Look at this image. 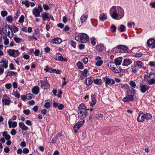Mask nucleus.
Here are the masks:
<instances>
[{
    "label": "nucleus",
    "instance_id": "1",
    "mask_svg": "<svg viewBox=\"0 0 155 155\" xmlns=\"http://www.w3.org/2000/svg\"><path fill=\"white\" fill-rule=\"evenodd\" d=\"M109 13L112 18L115 19L118 17L121 19L124 15V9L120 6H113L110 8Z\"/></svg>",
    "mask_w": 155,
    "mask_h": 155
},
{
    "label": "nucleus",
    "instance_id": "2",
    "mask_svg": "<svg viewBox=\"0 0 155 155\" xmlns=\"http://www.w3.org/2000/svg\"><path fill=\"white\" fill-rule=\"evenodd\" d=\"M152 118L151 115L149 113H143L142 111H140L137 119L138 122H142L144 119L150 120Z\"/></svg>",
    "mask_w": 155,
    "mask_h": 155
},
{
    "label": "nucleus",
    "instance_id": "3",
    "mask_svg": "<svg viewBox=\"0 0 155 155\" xmlns=\"http://www.w3.org/2000/svg\"><path fill=\"white\" fill-rule=\"evenodd\" d=\"M75 39L80 42L86 43L89 40V38L87 34L82 33L80 36H76Z\"/></svg>",
    "mask_w": 155,
    "mask_h": 155
},
{
    "label": "nucleus",
    "instance_id": "4",
    "mask_svg": "<svg viewBox=\"0 0 155 155\" xmlns=\"http://www.w3.org/2000/svg\"><path fill=\"white\" fill-rule=\"evenodd\" d=\"M109 68L113 72L116 73H118L121 72V69L118 67H115L116 64L113 61L110 62L108 64Z\"/></svg>",
    "mask_w": 155,
    "mask_h": 155
},
{
    "label": "nucleus",
    "instance_id": "5",
    "mask_svg": "<svg viewBox=\"0 0 155 155\" xmlns=\"http://www.w3.org/2000/svg\"><path fill=\"white\" fill-rule=\"evenodd\" d=\"M42 7L41 5H39L38 8H35L33 9V14L36 17H40V13L42 12Z\"/></svg>",
    "mask_w": 155,
    "mask_h": 155
},
{
    "label": "nucleus",
    "instance_id": "6",
    "mask_svg": "<svg viewBox=\"0 0 155 155\" xmlns=\"http://www.w3.org/2000/svg\"><path fill=\"white\" fill-rule=\"evenodd\" d=\"M116 48L119 50L120 52L121 53H128L130 51L128 47L124 45H118Z\"/></svg>",
    "mask_w": 155,
    "mask_h": 155
},
{
    "label": "nucleus",
    "instance_id": "7",
    "mask_svg": "<svg viewBox=\"0 0 155 155\" xmlns=\"http://www.w3.org/2000/svg\"><path fill=\"white\" fill-rule=\"evenodd\" d=\"M8 55L10 56L16 57L18 56L20 53L18 50L9 49L7 51Z\"/></svg>",
    "mask_w": 155,
    "mask_h": 155
},
{
    "label": "nucleus",
    "instance_id": "8",
    "mask_svg": "<svg viewBox=\"0 0 155 155\" xmlns=\"http://www.w3.org/2000/svg\"><path fill=\"white\" fill-rule=\"evenodd\" d=\"M84 121L83 120L77 122L74 127V129L75 133L77 132V131L79 128L81 127L84 124Z\"/></svg>",
    "mask_w": 155,
    "mask_h": 155
},
{
    "label": "nucleus",
    "instance_id": "9",
    "mask_svg": "<svg viewBox=\"0 0 155 155\" xmlns=\"http://www.w3.org/2000/svg\"><path fill=\"white\" fill-rule=\"evenodd\" d=\"M87 111H78V117L81 120H83L86 117L87 114Z\"/></svg>",
    "mask_w": 155,
    "mask_h": 155
},
{
    "label": "nucleus",
    "instance_id": "10",
    "mask_svg": "<svg viewBox=\"0 0 155 155\" xmlns=\"http://www.w3.org/2000/svg\"><path fill=\"white\" fill-rule=\"evenodd\" d=\"M41 17H42V20L44 21L47 20H50L49 14V13L46 12L41 14Z\"/></svg>",
    "mask_w": 155,
    "mask_h": 155
},
{
    "label": "nucleus",
    "instance_id": "11",
    "mask_svg": "<svg viewBox=\"0 0 155 155\" xmlns=\"http://www.w3.org/2000/svg\"><path fill=\"white\" fill-rule=\"evenodd\" d=\"M133 96V95H128L123 98V101L124 102H127L132 101L134 99Z\"/></svg>",
    "mask_w": 155,
    "mask_h": 155
},
{
    "label": "nucleus",
    "instance_id": "12",
    "mask_svg": "<svg viewBox=\"0 0 155 155\" xmlns=\"http://www.w3.org/2000/svg\"><path fill=\"white\" fill-rule=\"evenodd\" d=\"M41 87H44V89H47L50 86V84L47 80L45 81H41Z\"/></svg>",
    "mask_w": 155,
    "mask_h": 155
},
{
    "label": "nucleus",
    "instance_id": "13",
    "mask_svg": "<svg viewBox=\"0 0 155 155\" xmlns=\"http://www.w3.org/2000/svg\"><path fill=\"white\" fill-rule=\"evenodd\" d=\"M10 30H8L7 32V30H4L3 31V33L6 35H7L9 38H11L13 36V33L11 29H10Z\"/></svg>",
    "mask_w": 155,
    "mask_h": 155
},
{
    "label": "nucleus",
    "instance_id": "14",
    "mask_svg": "<svg viewBox=\"0 0 155 155\" xmlns=\"http://www.w3.org/2000/svg\"><path fill=\"white\" fill-rule=\"evenodd\" d=\"M96 95L94 94H92L91 95V101L90 102L91 106L93 107V106L95 105L96 103Z\"/></svg>",
    "mask_w": 155,
    "mask_h": 155
},
{
    "label": "nucleus",
    "instance_id": "15",
    "mask_svg": "<svg viewBox=\"0 0 155 155\" xmlns=\"http://www.w3.org/2000/svg\"><path fill=\"white\" fill-rule=\"evenodd\" d=\"M62 40L58 38H56L51 40V42L56 44H59L62 42Z\"/></svg>",
    "mask_w": 155,
    "mask_h": 155
},
{
    "label": "nucleus",
    "instance_id": "16",
    "mask_svg": "<svg viewBox=\"0 0 155 155\" xmlns=\"http://www.w3.org/2000/svg\"><path fill=\"white\" fill-rule=\"evenodd\" d=\"M132 63V61L129 58H126L124 60L122 63V65L124 66H127Z\"/></svg>",
    "mask_w": 155,
    "mask_h": 155
},
{
    "label": "nucleus",
    "instance_id": "17",
    "mask_svg": "<svg viewBox=\"0 0 155 155\" xmlns=\"http://www.w3.org/2000/svg\"><path fill=\"white\" fill-rule=\"evenodd\" d=\"M78 111H87V109L85 104H81L78 107Z\"/></svg>",
    "mask_w": 155,
    "mask_h": 155
},
{
    "label": "nucleus",
    "instance_id": "18",
    "mask_svg": "<svg viewBox=\"0 0 155 155\" xmlns=\"http://www.w3.org/2000/svg\"><path fill=\"white\" fill-rule=\"evenodd\" d=\"M140 90L142 93H144L149 88L146 85L140 84Z\"/></svg>",
    "mask_w": 155,
    "mask_h": 155
},
{
    "label": "nucleus",
    "instance_id": "19",
    "mask_svg": "<svg viewBox=\"0 0 155 155\" xmlns=\"http://www.w3.org/2000/svg\"><path fill=\"white\" fill-rule=\"evenodd\" d=\"M8 124L9 128H15L17 126V123L15 121L12 122L9 120L8 121Z\"/></svg>",
    "mask_w": 155,
    "mask_h": 155
},
{
    "label": "nucleus",
    "instance_id": "20",
    "mask_svg": "<svg viewBox=\"0 0 155 155\" xmlns=\"http://www.w3.org/2000/svg\"><path fill=\"white\" fill-rule=\"evenodd\" d=\"M32 93L35 94H38L39 91V88L37 86H35L33 87L31 89Z\"/></svg>",
    "mask_w": 155,
    "mask_h": 155
},
{
    "label": "nucleus",
    "instance_id": "21",
    "mask_svg": "<svg viewBox=\"0 0 155 155\" xmlns=\"http://www.w3.org/2000/svg\"><path fill=\"white\" fill-rule=\"evenodd\" d=\"M0 63H2L3 65H1L3 66L5 68H7L8 67V61L6 60L5 59L3 58L1 61L0 62Z\"/></svg>",
    "mask_w": 155,
    "mask_h": 155
},
{
    "label": "nucleus",
    "instance_id": "22",
    "mask_svg": "<svg viewBox=\"0 0 155 155\" xmlns=\"http://www.w3.org/2000/svg\"><path fill=\"white\" fill-rule=\"evenodd\" d=\"M122 60V57H119L115 59L114 60V63L116 64V66L120 65L121 64Z\"/></svg>",
    "mask_w": 155,
    "mask_h": 155
},
{
    "label": "nucleus",
    "instance_id": "23",
    "mask_svg": "<svg viewBox=\"0 0 155 155\" xmlns=\"http://www.w3.org/2000/svg\"><path fill=\"white\" fill-rule=\"evenodd\" d=\"M18 124L22 130L25 131L28 130V127L26 126L23 122H19Z\"/></svg>",
    "mask_w": 155,
    "mask_h": 155
},
{
    "label": "nucleus",
    "instance_id": "24",
    "mask_svg": "<svg viewBox=\"0 0 155 155\" xmlns=\"http://www.w3.org/2000/svg\"><path fill=\"white\" fill-rule=\"evenodd\" d=\"M88 17L87 15H85L84 14L82 15L81 17L80 20L81 23L82 24L84 23L87 20Z\"/></svg>",
    "mask_w": 155,
    "mask_h": 155
},
{
    "label": "nucleus",
    "instance_id": "25",
    "mask_svg": "<svg viewBox=\"0 0 155 155\" xmlns=\"http://www.w3.org/2000/svg\"><path fill=\"white\" fill-rule=\"evenodd\" d=\"M111 78H108L106 77L104 78V82L105 83L106 87L107 86V84H110L111 83Z\"/></svg>",
    "mask_w": 155,
    "mask_h": 155
},
{
    "label": "nucleus",
    "instance_id": "26",
    "mask_svg": "<svg viewBox=\"0 0 155 155\" xmlns=\"http://www.w3.org/2000/svg\"><path fill=\"white\" fill-rule=\"evenodd\" d=\"M2 103L3 105H9L10 103V100L9 98L5 99H3L2 100Z\"/></svg>",
    "mask_w": 155,
    "mask_h": 155
},
{
    "label": "nucleus",
    "instance_id": "27",
    "mask_svg": "<svg viewBox=\"0 0 155 155\" xmlns=\"http://www.w3.org/2000/svg\"><path fill=\"white\" fill-rule=\"evenodd\" d=\"M93 80L94 78L92 77L87 78L86 81V84L87 85H89L92 83Z\"/></svg>",
    "mask_w": 155,
    "mask_h": 155
},
{
    "label": "nucleus",
    "instance_id": "28",
    "mask_svg": "<svg viewBox=\"0 0 155 155\" xmlns=\"http://www.w3.org/2000/svg\"><path fill=\"white\" fill-rule=\"evenodd\" d=\"M107 18V17L104 13H102L100 15L99 19L101 21H104Z\"/></svg>",
    "mask_w": 155,
    "mask_h": 155
},
{
    "label": "nucleus",
    "instance_id": "29",
    "mask_svg": "<svg viewBox=\"0 0 155 155\" xmlns=\"http://www.w3.org/2000/svg\"><path fill=\"white\" fill-rule=\"evenodd\" d=\"M44 70L46 72L50 73H54L56 71L55 69H54L51 68H48V66H46L44 69Z\"/></svg>",
    "mask_w": 155,
    "mask_h": 155
},
{
    "label": "nucleus",
    "instance_id": "30",
    "mask_svg": "<svg viewBox=\"0 0 155 155\" xmlns=\"http://www.w3.org/2000/svg\"><path fill=\"white\" fill-rule=\"evenodd\" d=\"M155 42V40L153 39H149L147 41V45L150 47Z\"/></svg>",
    "mask_w": 155,
    "mask_h": 155
},
{
    "label": "nucleus",
    "instance_id": "31",
    "mask_svg": "<svg viewBox=\"0 0 155 155\" xmlns=\"http://www.w3.org/2000/svg\"><path fill=\"white\" fill-rule=\"evenodd\" d=\"M136 65H135L136 67H137L138 68H141L143 66V62L140 61H137L136 62Z\"/></svg>",
    "mask_w": 155,
    "mask_h": 155
},
{
    "label": "nucleus",
    "instance_id": "32",
    "mask_svg": "<svg viewBox=\"0 0 155 155\" xmlns=\"http://www.w3.org/2000/svg\"><path fill=\"white\" fill-rule=\"evenodd\" d=\"M149 78H152L155 79V72L152 71L149 74L148 77Z\"/></svg>",
    "mask_w": 155,
    "mask_h": 155
},
{
    "label": "nucleus",
    "instance_id": "33",
    "mask_svg": "<svg viewBox=\"0 0 155 155\" xmlns=\"http://www.w3.org/2000/svg\"><path fill=\"white\" fill-rule=\"evenodd\" d=\"M3 38L4 40V43L5 45H8L9 43V39L8 38L6 35H4L3 36Z\"/></svg>",
    "mask_w": 155,
    "mask_h": 155
},
{
    "label": "nucleus",
    "instance_id": "34",
    "mask_svg": "<svg viewBox=\"0 0 155 155\" xmlns=\"http://www.w3.org/2000/svg\"><path fill=\"white\" fill-rule=\"evenodd\" d=\"M12 74L16 75H17V74L16 72L11 71L7 72L6 76V77H7L8 76H10Z\"/></svg>",
    "mask_w": 155,
    "mask_h": 155
},
{
    "label": "nucleus",
    "instance_id": "35",
    "mask_svg": "<svg viewBox=\"0 0 155 155\" xmlns=\"http://www.w3.org/2000/svg\"><path fill=\"white\" fill-rule=\"evenodd\" d=\"M76 65L79 69H82L84 68V66L83 64L81 62L78 61Z\"/></svg>",
    "mask_w": 155,
    "mask_h": 155
},
{
    "label": "nucleus",
    "instance_id": "36",
    "mask_svg": "<svg viewBox=\"0 0 155 155\" xmlns=\"http://www.w3.org/2000/svg\"><path fill=\"white\" fill-rule=\"evenodd\" d=\"M128 92L131 95H134L136 91L133 88H130L128 90Z\"/></svg>",
    "mask_w": 155,
    "mask_h": 155
},
{
    "label": "nucleus",
    "instance_id": "37",
    "mask_svg": "<svg viewBox=\"0 0 155 155\" xmlns=\"http://www.w3.org/2000/svg\"><path fill=\"white\" fill-rule=\"evenodd\" d=\"M33 35L37 38H39L40 36L39 31V30L37 29L35 30L34 33H33Z\"/></svg>",
    "mask_w": 155,
    "mask_h": 155
},
{
    "label": "nucleus",
    "instance_id": "38",
    "mask_svg": "<svg viewBox=\"0 0 155 155\" xmlns=\"http://www.w3.org/2000/svg\"><path fill=\"white\" fill-rule=\"evenodd\" d=\"M150 80H148V83L150 85H151L153 84L155 82V79L152 78H149Z\"/></svg>",
    "mask_w": 155,
    "mask_h": 155
},
{
    "label": "nucleus",
    "instance_id": "39",
    "mask_svg": "<svg viewBox=\"0 0 155 155\" xmlns=\"http://www.w3.org/2000/svg\"><path fill=\"white\" fill-rule=\"evenodd\" d=\"M58 60L60 61H66L67 59L66 58H64L62 56H58Z\"/></svg>",
    "mask_w": 155,
    "mask_h": 155
},
{
    "label": "nucleus",
    "instance_id": "40",
    "mask_svg": "<svg viewBox=\"0 0 155 155\" xmlns=\"http://www.w3.org/2000/svg\"><path fill=\"white\" fill-rule=\"evenodd\" d=\"M14 41L17 43H19L21 41L22 39L18 37H14Z\"/></svg>",
    "mask_w": 155,
    "mask_h": 155
},
{
    "label": "nucleus",
    "instance_id": "41",
    "mask_svg": "<svg viewBox=\"0 0 155 155\" xmlns=\"http://www.w3.org/2000/svg\"><path fill=\"white\" fill-rule=\"evenodd\" d=\"M129 84L133 88H135L136 87V84L135 82L132 81H131L129 82Z\"/></svg>",
    "mask_w": 155,
    "mask_h": 155
},
{
    "label": "nucleus",
    "instance_id": "42",
    "mask_svg": "<svg viewBox=\"0 0 155 155\" xmlns=\"http://www.w3.org/2000/svg\"><path fill=\"white\" fill-rule=\"evenodd\" d=\"M25 17L23 15H21L18 21L20 23H22L24 21Z\"/></svg>",
    "mask_w": 155,
    "mask_h": 155
},
{
    "label": "nucleus",
    "instance_id": "43",
    "mask_svg": "<svg viewBox=\"0 0 155 155\" xmlns=\"http://www.w3.org/2000/svg\"><path fill=\"white\" fill-rule=\"evenodd\" d=\"M21 3L22 4L25 5L27 7H29L30 6V2H29L27 1H22L21 2Z\"/></svg>",
    "mask_w": 155,
    "mask_h": 155
},
{
    "label": "nucleus",
    "instance_id": "44",
    "mask_svg": "<svg viewBox=\"0 0 155 155\" xmlns=\"http://www.w3.org/2000/svg\"><path fill=\"white\" fill-rule=\"evenodd\" d=\"M96 49L99 51H101L102 50V46L101 45H97L96 46Z\"/></svg>",
    "mask_w": 155,
    "mask_h": 155
},
{
    "label": "nucleus",
    "instance_id": "45",
    "mask_svg": "<svg viewBox=\"0 0 155 155\" xmlns=\"http://www.w3.org/2000/svg\"><path fill=\"white\" fill-rule=\"evenodd\" d=\"M125 29V27L123 25H120L119 28V30L121 32H123L124 31V30Z\"/></svg>",
    "mask_w": 155,
    "mask_h": 155
},
{
    "label": "nucleus",
    "instance_id": "46",
    "mask_svg": "<svg viewBox=\"0 0 155 155\" xmlns=\"http://www.w3.org/2000/svg\"><path fill=\"white\" fill-rule=\"evenodd\" d=\"M88 72V71L86 69H85L83 71H82L81 73L83 74V76L84 77H87V73Z\"/></svg>",
    "mask_w": 155,
    "mask_h": 155
},
{
    "label": "nucleus",
    "instance_id": "47",
    "mask_svg": "<svg viewBox=\"0 0 155 155\" xmlns=\"http://www.w3.org/2000/svg\"><path fill=\"white\" fill-rule=\"evenodd\" d=\"M33 96V95L31 93L27 94L26 95L27 99L30 100L32 98Z\"/></svg>",
    "mask_w": 155,
    "mask_h": 155
},
{
    "label": "nucleus",
    "instance_id": "48",
    "mask_svg": "<svg viewBox=\"0 0 155 155\" xmlns=\"http://www.w3.org/2000/svg\"><path fill=\"white\" fill-rule=\"evenodd\" d=\"M23 112L26 115H28L30 114V111L29 109H26L24 110Z\"/></svg>",
    "mask_w": 155,
    "mask_h": 155
},
{
    "label": "nucleus",
    "instance_id": "49",
    "mask_svg": "<svg viewBox=\"0 0 155 155\" xmlns=\"http://www.w3.org/2000/svg\"><path fill=\"white\" fill-rule=\"evenodd\" d=\"M7 12L6 11H2L1 12V15L3 17L6 16L7 15Z\"/></svg>",
    "mask_w": 155,
    "mask_h": 155
},
{
    "label": "nucleus",
    "instance_id": "50",
    "mask_svg": "<svg viewBox=\"0 0 155 155\" xmlns=\"http://www.w3.org/2000/svg\"><path fill=\"white\" fill-rule=\"evenodd\" d=\"M45 107L46 108H48L51 106V104L49 102L46 103L44 105Z\"/></svg>",
    "mask_w": 155,
    "mask_h": 155
},
{
    "label": "nucleus",
    "instance_id": "51",
    "mask_svg": "<svg viewBox=\"0 0 155 155\" xmlns=\"http://www.w3.org/2000/svg\"><path fill=\"white\" fill-rule=\"evenodd\" d=\"M138 68L136 67V66H134V67L132 68V72L134 73H135L137 72V69Z\"/></svg>",
    "mask_w": 155,
    "mask_h": 155
},
{
    "label": "nucleus",
    "instance_id": "52",
    "mask_svg": "<svg viewBox=\"0 0 155 155\" xmlns=\"http://www.w3.org/2000/svg\"><path fill=\"white\" fill-rule=\"evenodd\" d=\"M10 133L12 135H15L17 133V131L15 129H12V130Z\"/></svg>",
    "mask_w": 155,
    "mask_h": 155
},
{
    "label": "nucleus",
    "instance_id": "53",
    "mask_svg": "<svg viewBox=\"0 0 155 155\" xmlns=\"http://www.w3.org/2000/svg\"><path fill=\"white\" fill-rule=\"evenodd\" d=\"M96 65L98 66H100L103 63L102 61H97L96 62Z\"/></svg>",
    "mask_w": 155,
    "mask_h": 155
},
{
    "label": "nucleus",
    "instance_id": "54",
    "mask_svg": "<svg viewBox=\"0 0 155 155\" xmlns=\"http://www.w3.org/2000/svg\"><path fill=\"white\" fill-rule=\"evenodd\" d=\"M110 28L112 29V30H111V31L112 32H114L116 31V27L114 25H113L111 26L110 27Z\"/></svg>",
    "mask_w": 155,
    "mask_h": 155
},
{
    "label": "nucleus",
    "instance_id": "55",
    "mask_svg": "<svg viewBox=\"0 0 155 155\" xmlns=\"http://www.w3.org/2000/svg\"><path fill=\"white\" fill-rule=\"evenodd\" d=\"M116 86L118 87H120L123 89H124L125 88V85L122 84H118L116 85Z\"/></svg>",
    "mask_w": 155,
    "mask_h": 155
},
{
    "label": "nucleus",
    "instance_id": "56",
    "mask_svg": "<svg viewBox=\"0 0 155 155\" xmlns=\"http://www.w3.org/2000/svg\"><path fill=\"white\" fill-rule=\"evenodd\" d=\"M28 37L29 38V39L30 40H31L32 39H34L35 40H37L38 39L35 36V35H33L32 36H28Z\"/></svg>",
    "mask_w": 155,
    "mask_h": 155
},
{
    "label": "nucleus",
    "instance_id": "57",
    "mask_svg": "<svg viewBox=\"0 0 155 155\" xmlns=\"http://www.w3.org/2000/svg\"><path fill=\"white\" fill-rule=\"evenodd\" d=\"M40 53V51L38 49H36L34 52V54L36 56H38Z\"/></svg>",
    "mask_w": 155,
    "mask_h": 155
},
{
    "label": "nucleus",
    "instance_id": "58",
    "mask_svg": "<svg viewBox=\"0 0 155 155\" xmlns=\"http://www.w3.org/2000/svg\"><path fill=\"white\" fill-rule=\"evenodd\" d=\"M29 152V150L27 148H24L23 150V152L24 153L27 154Z\"/></svg>",
    "mask_w": 155,
    "mask_h": 155
},
{
    "label": "nucleus",
    "instance_id": "59",
    "mask_svg": "<svg viewBox=\"0 0 155 155\" xmlns=\"http://www.w3.org/2000/svg\"><path fill=\"white\" fill-rule=\"evenodd\" d=\"M5 87L8 89H9L12 87V84H6L5 85Z\"/></svg>",
    "mask_w": 155,
    "mask_h": 155
},
{
    "label": "nucleus",
    "instance_id": "60",
    "mask_svg": "<svg viewBox=\"0 0 155 155\" xmlns=\"http://www.w3.org/2000/svg\"><path fill=\"white\" fill-rule=\"evenodd\" d=\"M20 14V12L19 10H18L16 13L15 16V18L16 19L18 17Z\"/></svg>",
    "mask_w": 155,
    "mask_h": 155
},
{
    "label": "nucleus",
    "instance_id": "61",
    "mask_svg": "<svg viewBox=\"0 0 155 155\" xmlns=\"http://www.w3.org/2000/svg\"><path fill=\"white\" fill-rule=\"evenodd\" d=\"M71 46L74 48H75L76 46V43L73 41H71Z\"/></svg>",
    "mask_w": 155,
    "mask_h": 155
},
{
    "label": "nucleus",
    "instance_id": "62",
    "mask_svg": "<svg viewBox=\"0 0 155 155\" xmlns=\"http://www.w3.org/2000/svg\"><path fill=\"white\" fill-rule=\"evenodd\" d=\"M4 68L3 67V66H0V74H1L2 73H3L4 72Z\"/></svg>",
    "mask_w": 155,
    "mask_h": 155
},
{
    "label": "nucleus",
    "instance_id": "63",
    "mask_svg": "<svg viewBox=\"0 0 155 155\" xmlns=\"http://www.w3.org/2000/svg\"><path fill=\"white\" fill-rule=\"evenodd\" d=\"M26 124L29 126H31L32 125V123L31 121L29 120H27L25 122Z\"/></svg>",
    "mask_w": 155,
    "mask_h": 155
},
{
    "label": "nucleus",
    "instance_id": "64",
    "mask_svg": "<svg viewBox=\"0 0 155 155\" xmlns=\"http://www.w3.org/2000/svg\"><path fill=\"white\" fill-rule=\"evenodd\" d=\"M100 80L98 79H96L94 80V83L95 84H100V83L99 82Z\"/></svg>",
    "mask_w": 155,
    "mask_h": 155
}]
</instances>
